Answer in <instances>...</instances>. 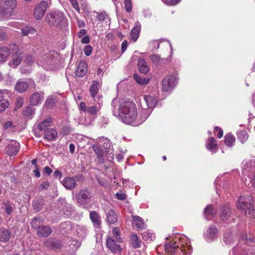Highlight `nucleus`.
<instances>
[{"mask_svg":"<svg viewBox=\"0 0 255 255\" xmlns=\"http://www.w3.org/2000/svg\"><path fill=\"white\" fill-rule=\"evenodd\" d=\"M143 99L148 109L154 108L157 103V99L150 95H144Z\"/></svg>","mask_w":255,"mask_h":255,"instance_id":"nucleus-23","label":"nucleus"},{"mask_svg":"<svg viewBox=\"0 0 255 255\" xmlns=\"http://www.w3.org/2000/svg\"><path fill=\"white\" fill-rule=\"evenodd\" d=\"M23 104V99L21 98H17L15 102V108L18 109L21 108Z\"/></svg>","mask_w":255,"mask_h":255,"instance_id":"nucleus-54","label":"nucleus"},{"mask_svg":"<svg viewBox=\"0 0 255 255\" xmlns=\"http://www.w3.org/2000/svg\"><path fill=\"white\" fill-rule=\"evenodd\" d=\"M113 107V114L118 116L125 124L136 126L144 122L149 115L148 112L143 110L146 113L143 117L138 118L137 116V110L135 105L132 102L122 99H114L112 102Z\"/></svg>","mask_w":255,"mask_h":255,"instance_id":"nucleus-1","label":"nucleus"},{"mask_svg":"<svg viewBox=\"0 0 255 255\" xmlns=\"http://www.w3.org/2000/svg\"><path fill=\"white\" fill-rule=\"evenodd\" d=\"M133 77L135 81L139 85H147L149 81V79L145 78L143 77L138 75L137 74H134Z\"/></svg>","mask_w":255,"mask_h":255,"instance_id":"nucleus-38","label":"nucleus"},{"mask_svg":"<svg viewBox=\"0 0 255 255\" xmlns=\"http://www.w3.org/2000/svg\"><path fill=\"white\" fill-rule=\"evenodd\" d=\"M101 88V83L98 81H93L89 89L90 93L93 101H96V96L98 94L99 90Z\"/></svg>","mask_w":255,"mask_h":255,"instance_id":"nucleus-16","label":"nucleus"},{"mask_svg":"<svg viewBox=\"0 0 255 255\" xmlns=\"http://www.w3.org/2000/svg\"><path fill=\"white\" fill-rule=\"evenodd\" d=\"M180 0H162L163 2L168 5H174L179 2Z\"/></svg>","mask_w":255,"mask_h":255,"instance_id":"nucleus-55","label":"nucleus"},{"mask_svg":"<svg viewBox=\"0 0 255 255\" xmlns=\"http://www.w3.org/2000/svg\"><path fill=\"white\" fill-rule=\"evenodd\" d=\"M91 193L87 189H81L76 195L75 198L77 203L80 205H84L90 199Z\"/></svg>","mask_w":255,"mask_h":255,"instance_id":"nucleus-9","label":"nucleus"},{"mask_svg":"<svg viewBox=\"0 0 255 255\" xmlns=\"http://www.w3.org/2000/svg\"><path fill=\"white\" fill-rule=\"evenodd\" d=\"M113 234L115 239L117 240L118 243L122 242V240L121 238L120 234V230L118 228H115L113 230Z\"/></svg>","mask_w":255,"mask_h":255,"instance_id":"nucleus-46","label":"nucleus"},{"mask_svg":"<svg viewBox=\"0 0 255 255\" xmlns=\"http://www.w3.org/2000/svg\"><path fill=\"white\" fill-rule=\"evenodd\" d=\"M250 179L251 183H252V185L255 188V172L254 173L252 176L251 177Z\"/></svg>","mask_w":255,"mask_h":255,"instance_id":"nucleus-64","label":"nucleus"},{"mask_svg":"<svg viewBox=\"0 0 255 255\" xmlns=\"http://www.w3.org/2000/svg\"><path fill=\"white\" fill-rule=\"evenodd\" d=\"M127 47H128V41L127 40H124L122 42V45H121L122 53L126 51V50L127 48Z\"/></svg>","mask_w":255,"mask_h":255,"instance_id":"nucleus-59","label":"nucleus"},{"mask_svg":"<svg viewBox=\"0 0 255 255\" xmlns=\"http://www.w3.org/2000/svg\"><path fill=\"white\" fill-rule=\"evenodd\" d=\"M124 5L126 10L128 13H129L132 10L131 0H125Z\"/></svg>","mask_w":255,"mask_h":255,"instance_id":"nucleus-48","label":"nucleus"},{"mask_svg":"<svg viewBox=\"0 0 255 255\" xmlns=\"http://www.w3.org/2000/svg\"><path fill=\"white\" fill-rule=\"evenodd\" d=\"M140 28V23H139V22L136 21L134 23V27L132 29L130 32L131 38L133 40V41H135L138 38Z\"/></svg>","mask_w":255,"mask_h":255,"instance_id":"nucleus-22","label":"nucleus"},{"mask_svg":"<svg viewBox=\"0 0 255 255\" xmlns=\"http://www.w3.org/2000/svg\"><path fill=\"white\" fill-rule=\"evenodd\" d=\"M45 21L49 26L58 28L62 30H66L68 27V19L64 13L60 11L47 13Z\"/></svg>","mask_w":255,"mask_h":255,"instance_id":"nucleus-3","label":"nucleus"},{"mask_svg":"<svg viewBox=\"0 0 255 255\" xmlns=\"http://www.w3.org/2000/svg\"><path fill=\"white\" fill-rule=\"evenodd\" d=\"M102 106L103 102L100 99H99L97 101L96 100L94 101L93 105L88 107L86 113L90 115L95 116L100 111Z\"/></svg>","mask_w":255,"mask_h":255,"instance_id":"nucleus-11","label":"nucleus"},{"mask_svg":"<svg viewBox=\"0 0 255 255\" xmlns=\"http://www.w3.org/2000/svg\"><path fill=\"white\" fill-rule=\"evenodd\" d=\"M22 34L23 36H27L29 34H34L36 33V29L32 26H26L21 29Z\"/></svg>","mask_w":255,"mask_h":255,"instance_id":"nucleus-37","label":"nucleus"},{"mask_svg":"<svg viewBox=\"0 0 255 255\" xmlns=\"http://www.w3.org/2000/svg\"><path fill=\"white\" fill-rule=\"evenodd\" d=\"M42 221L43 219H40V218L39 217L34 218L31 223L32 227L34 229H36L37 230L38 228L41 226L40 224L42 222Z\"/></svg>","mask_w":255,"mask_h":255,"instance_id":"nucleus-40","label":"nucleus"},{"mask_svg":"<svg viewBox=\"0 0 255 255\" xmlns=\"http://www.w3.org/2000/svg\"><path fill=\"white\" fill-rule=\"evenodd\" d=\"M214 133L217 135V137L219 138H221L223 135V131L221 128H220L219 127H217L215 128L214 129Z\"/></svg>","mask_w":255,"mask_h":255,"instance_id":"nucleus-51","label":"nucleus"},{"mask_svg":"<svg viewBox=\"0 0 255 255\" xmlns=\"http://www.w3.org/2000/svg\"><path fill=\"white\" fill-rule=\"evenodd\" d=\"M104 211L107 214V219L109 223L115 224L118 221V215L113 210H108V208L105 207Z\"/></svg>","mask_w":255,"mask_h":255,"instance_id":"nucleus-17","label":"nucleus"},{"mask_svg":"<svg viewBox=\"0 0 255 255\" xmlns=\"http://www.w3.org/2000/svg\"><path fill=\"white\" fill-rule=\"evenodd\" d=\"M87 71V63L84 61H81L79 63L77 69L75 72V74L77 76L82 77L86 74Z\"/></svg>","mask_w":255,"mask_h":255,"instance_id":"nucleus-19","label":"nucleus"},{"mask_svg":"<svg viewBox=\"0 0 255 255\" xmlns=\"http://www.w3.org/2000/svg\"><path fill=\"white\" fill-rule=\"evenodd\" d=\"M32 81L27 80V81L20 79L19 80L15 86V89L19 93H22L27 90Z\"/></svg>","mask_w":255,"mask_h":255,"instance_id":"nucleus-14","label":"nucleus"},{"mask_svg":"<svg viewBox=\"0 0 255 255\" xmlns=\"http://www.w3.org/2000/svg\"><path fill=\"white\" fill-rule=\"evenodd\" d=\"M86 34V31L85 29H81L80 31L77 33L78 37L79 38H82L84 37Z\"/></svg>","mask_w":255,"mask_h":255,"instance_id":"nucleus-60","label":"nucleus"},{"mask_svg":"<svg viewBox=\"0 0 255 255\" xmlns=\"http://www.w3.org/2000/svg\"><path fill=\"white\" fill-rule=\"evenodd\" d=\"M225 138V143L227 146L231 147L234 145L235 142V137L233 135L228 133L226 135Z\"/></svg>","mask_w":255,"mask_h":255,"instance_id":"nucleus-36","label":"nucleus"},{"mask_svg":"<svg viewBox=\"0 0 255 255\" xmlns=\"http://www.w3.org/2000/svg\"><path fill=\"white\" fill-rule=\"evenodd\" d=\"M43 100V96L40 93H33L30 97V104L33 106H36L42 102Z\"/></svg>","mask_w":255,"mask_h":255,"instance_id":"nucleus-25","label":"nucleus"},{"mask_svg":"<svg viewBox=\"0 0 255 255\" xmlns=\"http://www.w3.org/2000/svg\"><path fill=\"white\" fill-rule=\"evenodd\" d=\"M77 22L78 24V26L80 28L83 27L85 25V22L83 20L77 19Z\"/></svg>","mask_w":255,"mask_h":255,"instance_id":"nucleus-61","label":"nucleus"},{"mask_svg":"<svg viewBox=\"0 0 255 255\" xmlns=\"http://www.w3.org/2000/svg\"><path fill=\"white\" fill-rule=\"evenodd\" d=\"M48 7L44 0L41 1L35 7L34 10V16L36 19H41Z\"/></svg>","mask_w":255,"mask_h":255,"instance_id":"nucleus-8","label":"nucleus"},{"mask_svg":"<svg viewBox=\"0 0 255 255\" xmlns=\"http://www.w3.org/2000/svg\"><path fill=\"white\" fill-rule=\"evenodd\" d=\"M73 7L79 13L80 12V7L79 6L77 0H69Z\"/></svg>","mask_w":255,"mask_h":255,"instance_id":"nucleus-52","label":"nucleus"},{"mask_svg":"<svg viewBox=\"0 0 255 255\" xmlns=\"http://www.w3.org/2000/svg\"><path fill=\"white\" fill-rule=\"evenodd\" d=\"M218 230L216 227L212 226L209 228L205 236V239L208 242H212L217 238Z\"/></svg>","mask_w":255,"mask_h":255,"instance_id":"nucleus-13","label":"nucleus"},{"mask_svg":"<svg viewBox=\"0 0 255 255\" xmlns=\"http://www.w3.org/2000/svg\"><path fill=\"white\" fill-rule=\"evenodd\" d=\"M19 144L16 141H12L5 147V152L10 156L16 154L19 149Z\"/></svg>","mask_w":255,"mask_h":255,"instance_id":"nucleus-12","label":"nucleus"},{"mask_svg":"<svg viewBox=\"0 0 255 255\" xmlns=\"http://www.w3.org/2000/svg\"><path fill=\"white\" fill-rule=\"evenodd\" d=\"M234 240V237L230 233H225L224 234V241L226 244H230Z\"/></svg>","mask_w":255,"mask_h":255,"instance_id":"nucleus-45","label":"nucleus"},{"mask_svg":"<svg viewBox=\"0 0 255 255\" xmlns=\"http://www.w3.org/2000/svg\"><path fill=\"white\" fill-rule=\"evenodd\" d=\"M15 0H5L0 1V12L1 16L6 18L10 17L13 13V10L16 7Z\"/></svg>","mask_w":255,"mask_h":255,"instance_id":"nucleus-5","label":"nucleus"},{"mask_svg":"<svg viewBox=\"0 0 255 255\" xmlns=\"http://www.w3.org/2000/svg\"><path fill=\"white\" fill-rule=\"evenodd\" d=\"M130 245L133 248H138L141 246V242L135 234H131L130 236Z\"/></svg>","mask_w":255,"mask_h":255,"instance_id":"nucleus-33","label":"nucleus"},{"mask_svg":"<svg viewBox=\"0 0 255 255\" xmlns=\"http://www.w3.org/2000/svg\"><path fill=\"white\" fill-rule=\"evenodd\" d=\"M186 237L179 235L176 237L173 242L165 244L167 255H190L192 249Z\"/></svg>","mask_w":255,"mask_h":255,"instance_id":"nucleus-2","label":"nucleus"},{"mask_svg":"<svg viewBox=\"0 0 255 255\" xmlns=\"http://www.w3.org/2000/svg\"><path fill=\"white\" fill-rule=\"evenodd\" d=\"M142 237L143 240L147 242H151L154 239L153 234L147 232H144L142 234Z\"/></svg>","mask_w":255,"mask_h":255,"instance_id":"nucleus-41","label":"nucleus"},{"mask_svg":"<svg viewBox=\"0 0 255 255\" xmlns=\"http://www.w3.org/2000/svg\"><path fill=\"white\" fill-rule=\"evenodd\" d=\"M11 60L9 61L8 65L10 67L15 68L21 63L24 55L16 45L11 46Z\"/></svg>","mask_w":255,"mask_h":255,"instance_id":"nucleus-7","label":"nucleus"},{"mask_svg":"<svg viewBox=\"0 0 255 255\" xmlns=\"http://www.w3.org/2000/svg\"><path fill=\"white\" fill-rule=\"evenodd\" d=\"M57 131L53 128L47 129L44 134V137L48 140H52L57 137Z\"/></svg>","mask_w":255,"mask_h":255,"instance_id":"nucleus-32","label":"nucleus"},{"mask_svg":"<svg viewBox=\"0 0 255 255\" xmlns=\"http://www.w3.org/2000/svg\"><path fill=\"white\" fill-rule=\"evenodd\" d=\"M35 114V110L30 107H27L23 112L24 116L28 118H31Z\"/></svg>","mask_w":255,"mask_h":255,"instance_id":"nucleus-42","label":"nucleus"},{"mask_svg":"<svg viewBox=\"0 0 255 255\" xmlns=\"http://www.w3.org/2000/svg\"><path fill=\"white\" fill-rule=\"evenodd\" d=\"M251 198L249 196H241L237 202V208L243 210L247 217L255 218V209L251 203Z\"/></svg>","mask_w":255,"mask_h":255,"instance_id":"nucleus-4","label":"nucleus"},{"mask_svg":"<svg viewBox=\"0 0 255 255\" xmlns=\"http://www.w3.org/2000/svg\"><path fill=\"white\" fill-rule=\"evenodd\" d=\"M49 186V183L48 182H45L41 184L40 187L42 189H46Z\"/></svg>","mask_w":255,"mask_h":255,"instance_id":"nucleus-63","label":"nucleus"},{"mask_svg":"<svg viewBox=\"0 0 255 255\" xmlns=\"http://www.w3.org/2000/svg\"><path fill=\"white\" fill-rule=\"evenodd\" d=\"M220 218L224 221H227L231 218V209L229 206H226L221 208Z\"/></svg>","mask_w":255,"mask_h":255,"instance_id":"nucleus-21","label":"nucleus"},{"mask_svg":"<svg viewBox=\"0 0 255 255\" xmlns=\"http://www.w3.org/2000/svg\"><path fill=\"white\" fill-rule=\"evenodd\" d=\"M111 143L109 141L105 138H100L97 144L92 145V148L100 160H101L107 149L109 148Z\"/></svg>","mask_w":255,"mask_h":255,"instance_id":"nucleus-6","label":"nucleus"},{"mask_svg":"<svg viewBox=\"0 0 255 255\" xmlns=\"http://www.w3.org/2000/svg\"><path fill=\"white\" fill-rule=\"evenodd\" d=\"M217 212V210L213 208L212 205H209L204 209V214L207 219L210 220L215 216Z\"/></svg>","mask_w":255,"mask_h":255,"instance_id":"nucleus-24","label":"nucleus"},{"mask_svg":"<svg viewBox=\"0 0 255 255\" xmlns=\"http://www.w3.org/2000/svg\"><path fill=\"white\" fill-rule=\"evenodd\" d=\"M92 49V47L91 45H88L84 46L83 50L86 56H88L91 54Z\"/></svg>","mask_w":255,"mask_h":255,"instance_id":"nucleus-50","label":"nucleus"},{"mask_svg":"<svg viewBox=\"0 0 255 255\" xmlns=\"http://www.w3.org/2000/svg\"><path fill=\"white\" fill-rule=\"evenodd\" d=\"M245 243L250 246H254L255 245V238L250 237L246 239Z\"/></svg>","mask_w":255,"mask_h":255,"instance_id":"nucleus-53","label":"nucleus"},{"mask_svg":"<svg viewBox=\"0 0 255 255\" xmlns=\"http://www.w3.org/2000/svg\"><path fill=\"white\" fill-rule=\"evenodd\" d=\"M9 104V102L6 99L0 101V113L5 111L8 108Z\"/></svg>","mask_w":255,"mask_h":255,"instance_id":"nucleus-43","label":"nucleus"},{"mask_svg":"<svg viewBox=\"0 0 255 255\" xmlns=\"http://www.w3.org/2000/svg\"><path fill=\"white\" fill-rule=\"evenodd\" d=\"M90 217L94 227H99L101 224L100 217L95 211H91L90 213Z\"/></svg>","mask_w":255,"mask_h":255,"instance_id":"nucleus-30","label":"nucleus"},{"mask_svg":"<svg viewBox=\"0 0 255 255\" xmlns=\"http://www.w3.org/2000/svg\"><path fill=\"white\" fill-rule=\"evenodd\" d=\"M233 255H255V254L252 253L251 251L250 252L244 251V249L240 246H237L234 248L232 250Z\"/></svg>","mask_w":255,"mask_h":255,"instance_id":"nucleus-31","label":"nucleus"},{"mask_svg":"<svg viewBox=\"0 0 255 255\" xmlns=\"http://www.w3.org/2000/svg\"><path fill=\"white\" fill-rule=\"evenodd\" d=\"M10 237V234L8 230L6 229H1L0 230V241L6 242L8 241Z\"/></svg>","mask_w":255,"mask_h":255,"instance_id":"nucleus-35","label":"nucleus"},{"mask_svg":"<svg viewBox=\"0 0 255 255\" xmlns=\"http://www.w3.org/2000/svg\"><path fill=\"white\" fill-rule=\"evenodd\" d=\"M237 136L242 143H244L248 139V134L246 130L238 131L237 132Z\"/></svg>","mask_w":255,"mask_h":255,"instance_id":"nucleus-39","label":"nucleus"},{"mask_svg":"<svg viewBox=\"0 0 255 255\" xmlns=\"http://www.w3.org/2000/svg\"><path fill=\"white\" fill-rule=\"evenodd\" d=\"M2 127L5 129L12 130L15 128V126L12 121H7L3 123Z\"/></svg>","mask_w":255,"mask_h":255,"instance_id":"nucleus-47","label":"nucleus"},{"mask_svg":"<svg viewBox=\"0 0 255 255\" xmlns=\"http://www.w3.org/2000/svg\"><path fill=\"white\" fill-rule=\"evenodd\" d=\"M133 224L138 229H143L146 227L143 220L139 216H132Z\"/></svg>","mask_w":255,"mask_h":255,"instance_id":"nucleus-29","label":"nucleus"},{"mask_svg":"<svg viewBox=\"0 0 255 255\" xmlns=\"http://www.w3.org/2000/svg\"><path fill=\"white\" fill-rule=\"evenodd\" d=\"M81 42L83 44H88L90 42V38L88 35H85L82 37Z\"/></svg>","mask_w":255,"mask_h":255,"instance_id":"nucleus-58","label":"nucleus"},{"mask_svg":"<svg viewBox=\"0 0 255 255\" xmlns=\"http://www.w3.org/2000/svg\"><path fill=\"white\" fill-rule=\"evenodd\" d=\"M3 208L6 213L10 215L13 210L12 204L9 203H4L3 204Z\"/></svg>","mask_w":255,"mask_h":255,"instance_id":"nucleus-44","label":"nucleus"},{"mask_svg":"<svg viewBox=\"0 0 255 255\" xmlns=\"http://www.w3.org/2000/svg\"><path fill=\"white\" fill-rule=\"evenodd\" d=\"M116 196L120 200H125L127 198L126 195L123 193H117Z\"/></svg>","mask_w":255,"mask_h":255,"instance_id":"nucleus-56","label":"nucleus"},{"mask_svg":"<svg viewBox=\"0 0 255 255\" xmlns=\"http://www.w3.org/2000/svg\"><path fill=\"white\" fill-rule=\"evenodd\" d=\"M51 122V119L48 118L39 124L38 128L40 130H46L47 128L50 126Z\"/></svg>","mask_w":255,"mask_h":255,"instance_id":"nucleus-34","label":"nucleus"},{"mask_svg":"<svg viewBox=\"0 0 255 255\" xmlns=\"http://www.w3.org/2000/svg\"><path fill=\"white\" fill-rule=\"evenodd\" d=\"M107 247L114 253L121 252L122 248L121 246L117 245L114 239L112 238L109 237L107 240Z\"/></svg>","mask_w":255,"mask_h":255,"instance_id":"nucleus-15","label":"nucleus"},{"mask_svg":"<svg viewBox=\"0 0 255 255\" xmlns=\"http://www.w3.org/2000/svg\"><path fill=\"white\" fill-rule=\"evenodd\" d=\"M10 48L7 47L0 48V62H3L6 61L11 53Z\"/></svg>","mask_w":255,"mask_h":255,"instance_id":"nucleus-27","label":"nucleus"},{"mask_svg":"<svg viewBox=\"0 0 255 255\" xmlns=\"http://www.w3.org/2000/svg\"><path fill=\"white\" fill-rule=\"evenodd\" d=\"M62 185L67 189L72 190L74 189L76 186V181L71 177H66L62 182Z\"/></svg>","mask_w":255,"mask_h":255,"instance_id":"nucleus-20","label":"nucleus"},{"mask_svg":"<svg viewBox=\"0 0 255 255\" xmlns=\"http://www.w3.org/2000/svg\"><path fill=\"white\" fill-rule=\"evenodd\" d=\"M80 109L84 112L87 113L88 107L86 106L84 102H81L79 105Z\"/></svg>","mask_w":255,"mask_h":255,"instance_id":"nucleus-57","label":"nucleus"},{"mask_svg":"<svg viewBox=\"0 0 255 255\" xmlns=\"http://www.w3.org/2000/svg\"><path fill=\"white\" fill-rule=\"evenodd\" d=\"M45 104L47 106L51 107L53 105L54 101L51 98H48L46 100Z\"/></svg>","mask_w":255,"mask_h":255,"instance_id":"nucleus-62","label":"nucleus"},{"mask_svg":"<svg viewBox=\"0 0 255 255\" xmlns=\"http://www.w3.org/2000/svg\"><path fill=\"white\" fill-rule=\"evenodd\" d=\"M37 234L39 237H46L52 232V230L48 226H42L36 230Z\"/></svg>","mask_w":255,"mask_h":255,"instance_id":"nucleus-18","label":"nucleus"},{"mask_svg":"<svg viewBox=\"0 0 255 255\" xmlns=\"http://www.w3.org/2000/svg\"><path fill=\"white\" fill-rule=\"evenodd\" d=\"M97 17L100 21H106L109 18L108 15L105 11L98 13Z\"/></svg>","mask_w":255,"mask_h":255,"instance_id":"nucleus-49","label":"nucleus"},{"mask_svg":"<svg viewBox=\"0 0 255 255\" xmlns=\"http://www.w3.org/2000/svg\"><path fill=\"white\" fill-rule=\"evenodd\" d=\"M137 61L139 72L143 74H146L149 71L146 62L142 58L138 59Z\"/></svg>","mask_w":255,"mask_h":255,"instance_id":"nucleus-28","label":"nucleus"},{"mask_svg":"<svg viewBox=\"0 0 255 255\" xmlns=\"http://www.w3.org/2000/svg\"><path fill=\"white\" fill-rule=\"evenodd\" d=\"M206 147L210 151L215 153L218 150V145L216 143V140L213 137H210L206 142Z\"/></svg>","mask_w":255,"mask_h":255,"instance_id":"nucleus-26","label":"nucleus"},{"mask_svg":"<svg viewBox=\"0 0 255 255\" xmlns=\"http://www.w3.org/2000/svg\"><path fill=\"white\" fill-rule=\"evenodd\" d=\"M176 79L174 76H168L164 78L162 82V90L164 92L171 91L175 86Z\"/></svg>","mask_w":255,"mask_h":255,"instance_id":"nucleus-10","label":"nucleus"}]
</instances>
